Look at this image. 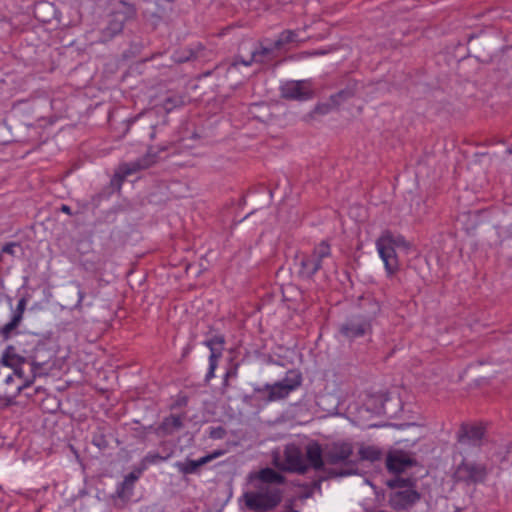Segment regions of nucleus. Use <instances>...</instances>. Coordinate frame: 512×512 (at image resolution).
I'll return each instance as SVG.
<instances>
[{
	"label": "nucleus",
	"mask_w": 512,
	"mask_h": 512,
	"mask_svg": "<svg viewBox=\"0 0 512 512\" xmlns=\"http://www.w3.org/2000/svg\"><path fill=\"white\" fill-rule=\"evenodd\" d=\"M60 210H61L63 213H66V214H68V215H70V216H71V215H73L72 210H71V208H70L68 205L63 204V205L61 206Z\"/></svg>",
	"instance_id": "obj_46"
},
{
	"label": "nucleus",
	"mask_w": 512,
	"mask_h": 512,
	"mask_svg": "<svg viewBox=\"0 0 512 512\" xmlns=\"http://www.w3.org/2000/svg\"><path fill=\"white\" fill-rule=\"evenodd\" d=\"M172 452L166 455H161L158 452H149L139 463L138 467H135L141 474L148 468L149 465L163 462L170 458Z\"/></svg>",
	"instance_id": "obj_26"
},
{
	"label": "nucleus",
	"mask_w": 512,
	"mask_h": 512,
	"mask_svg": "<svg viewBox=\"0 0 512 512\" xmlns=\"http://www.w3.org/2000/svg\"><path fill=\"white\" fill-rule=\"evenodd\" d=\"M141 473L134 468L132 472L125 476L124 480L118 484L115 496L121 500H128L133 493L135 482L139 479Z\"/></svg>",
	"instance_id": "obj_22"
},
{
	"label": "nucleus",
	"mask_w": 512,
	"mask_h": 512,
	"mask_svg": "<svg viewBox=\"0 0 512 512\" xmlns=\"http://www.w3.org/2000/svg\"><path fill=\"white\" fill-rule=\"evenodd\" d=\"M196 57H197L196 52L194 50L186 49L180 53V55L177 57L176 61L179 63H184V62L193 60Z\"/></svg>",
	"instance_id": "obj_37"
},
{
	"label": "nucleus",
	"mask_w": 512,
	"mask_h": 512,
	"mask_svg": "<svg viewBox=\"0 0 512 512\" xmlns=\"http://www.w3.org/2000/svg\"><path fill=\"white\" fill-rule=\"evenodd\" d=\"M282 385L291 386V392L302 384V375L297 370H289L286 376L280 381Z\"/></svg>",
	"instance_id": "obj_30"
},
{
	"label": "nucleus",
	"mask_w": 512,
	"mask_h": 512,
	"mask_svg": "<svg viewBox=\"0 0 512 512\" xmlns=\"http://www.w3.org/2000/svg\"><path fill=\"white\" fill-rule=\"evenodd\" d=\"M324 472H326L328 474V477L330 478H335V477H344V476H347V475H350L352 473H354L355 471L350 469V470H343V469H334V468H325V470H323Z\"/></svg>",
	"instance_id": "obj_36"
},
{
	"label": "nucleus",
	"mask_w": 512,
	"mask_h": 512,
	"mask_svg": "<svg viewBox=\"0 0 512 512\" xmlns=\"http://www.w3.org/2000/svg\"><path fill=\"white\" fill-rule=\"evenodd\" d=\"M257 478L261 483L259 486H271V484H284L285 477L272 468H264L258 474Z\"/></svg>",
	"instance_id": "obj_23"
},
{
	"label": "nucleus",
	"mask_w": 512,
	"mask_h": 512,
	"mask_svg": "<svg viewBox=\"0 0 512 512\" xmlns=\"http://www.w3.org/2000/svg\"><path fill=\"white\" fill-rule=\"evenodd\" d=\"M26 305V297L20 298L17 303L16 309L13 312L11 320L0 329V335L3 338V340L6 341L10 339L14 332L16 331V329L18 328V326L20 325Z\"/></svg>",
	"instance_id": "obj_18"
},
{
	"label": "nucleus",
	"mask_w": 512,
	"mask_h": 512,
	"mask_svg": "<svg viewBox=\"0 0 512 512\" xmlns=\"http://www.w3.org/2000/svg\"><path fill=\"white\" fill-rule=\"evenodd\" d=\"M44 350V344H40L37 340V345L33 348L34 354L24 356L20 354L14 345H8L0 357V365L2 368H10L11 372L16 376L19 381L25 382V380L31 377V374L37 376V370L40 369L45 361L39 360V352Z\"/></svg>",
	"instance_id": "obj_2"
},
{
	"label": "nucleus",
	"mask_w": 512,
	"mask_h": 512,
	"mask_svg": "<svg viewBox=\"0 0 512 512\" xmlns=\"http://www.w3.org/2000/svg\"><path fill=\"white\" fill-rule=\"evenodd\" d=\"M284 459L287 464L286 470L305 474L308 471V465L305 464L301 449L295 444H289L284 450Z\"/></svg>",
	"instance_id": "obj_13"
},
{
	"label": "nucleus",
	"mask_w": 512,
	"mask_h": 512,
	"mask_svg": "<svg viewBox=\"0 0 512 512\" xmlns=\"http://www.w3.org/2000/svg\"><path fill=\"white\" fill-rule=\"evenodd\" d=\"M206 462L203 457L198 460L186 459L183 462H177L175 466L178 468L179 472L184 475L196 474L199 472V469L205 465Z\"/></svg>",
	"instance_id": "obj_25"
},
{
	"label": "nucleus",
	"mask_w": 512,
	"mask_h": 512,
	"mask_svg": "<svg viewBox=\"0 0 512 512\" xmlns=\"http://www.w3.org/2000/svg\"><path fill=\"white\" fill-rule=\"evenodd\" d=\"M381 312V305L371 295L359 299L358 309L339 324L338 333L348 341L371 335L373 324Z\"/></svg>",
	"instance_id": "obj_1"
},
{
	"label": "nucleus",
	"mask_w": 512,
	"mask_h": 512,
	"mask_svg": "<svg viewBox=\"0 0 512 512\" xmlns=\"http://www.w3.org/2000/svg\"><path fill=\"white\" fill-rule=\"evenodd\" d=\"M352 454L353 446L349 442H333L324 447L325 461L329 465H355V462L349 460Z\"/></svg>",
	"instance_id": "obj_8"
},
{
	"label": "nucleus",
	"mask_w": 512,
	"mask_h": 512,
	"mask_svg": "<svg viewBox=\"0 0 512 512\" xmlns=\"http://www.w3.org/2000/svg\"><path fill=\"white\" fill-rule=\"evenodd\" d=\"M281 97L287 100H307L313 95L308 80L287 81L280 87Z\"/></svg>",
	"instance_id": "obj_10"
},
{
	"label": "nucleus",
	"mask_w": 512,
	"mask_h": 512,
	"mask_svg": "<svg viewBox=\"0 0 512 512\" xmlns=\"http://www.w3.org/2000/svg\"><path fill=\"white\" fill-rule=\"evenodd\" d=\"M416 479L412 477H400L399 475H396L395 478L390 479L387 481L386 485L390 489H398V488H404V489H412L416 488Z\"/></svg>",
	"instance_id": "obj_28"
},
{
	"label": "nucleus",
	"mask_w": 512,
	"mask_h": 512,
	"mask_svg": "<svg viewBox=\"0 0 512 512\" xmlns=\"http://www.w3.org/2000/svg\"><path fill=\"white\" fill-rule=\"evenodd\" d=\"M136 16V8L122 0L113 3V8L107 17V24L100 31V41L107 43L119 35L125 23Z\"/></svg>",
	"instance_id": "obj_3"
},
{
	"label": "nucleus",
	"mask_w": 512,
	"mask_h": 512,
	"mask_svg": "<svg viewBox=\"0 0 512 512\" xmlns=\"http://www.w3.org/2000/svg\"><path fill=\"white\" fill-rule=\"evenodd\" d=\"M333 108V104L329 101L326 103H321L315 106V108L308 114L309 118H314L315 115H325L328 114Z\"/></svg>",
	"instance_id": "obj_34"
},
{
	"label": "nucleus",
	"mask_w": 512,
	"mask_h": 512,
	"mask_svg": "<svg viewBox=\"0 0 512 512\" xmlns=\"http://www.w3.org/2000/svg\"><path fill=\"white\" fill-rule=\"evenodd\" d=\"M278 50L275 47V41L272 46H264L262 42H258L257 46L252 50V60L258 64H270L278 57Z\"/></svg>",
	"instance_id": "obj_21"
},
{
	"label": "nucleus",
	"mask_w": 512,
	"mask_h": 512,
	"mask_svg": "<svg viewBox=\"0 0 512 512\" xmlns=\"http://www.w3.org/2000/svg\"><path fill=\"white\" fill-rule=\"evenodd\" d=\"M43 351H44V350H42V352H43ZM40 353H41V351L39 352V354H40ZM39 360H40V361H45V362H44V365L48 362V360H47V359H45L43 356H40V355H39Z\"/></svg>",
	"instance_id": "obj_48"
},
{
	"label": "nucleus",
	"mask_w": 512,
	"mask_h": 512,
	"mask_svg": "<svg viewBox=\"0 0 512 512\" xmlns=\"http://www.w3.org/2000/svg\"><path fill=\"white\" fill-rule=\"evenodd\" d=\"M376 246L381 259L385 264V269L389 275H393L399 269V262L396 251L393 246L384 243L380 237L376 241Z\"/></svg>",
	"instance_id": "obj_16"
},
{
	"label": "nucleus",
	"mask_w": 512,
	"mask_h": 512,
	"mask_svg": "<svg viewBox=\"0 0 512 512\" xmlns=\"http://www.w3.org/2000/svg\"><path fill=\"white\" fill-rule=\"evenodd\" d=\"M34 380L35 374H31V377L25 382L19 381L14 374L0 367V400L4 401L6 406L12 405L14 399L33 384Z\"/></svg>",
	"instance_id": "obj_6"
},
{
	"label": "nucleus",
	"mask_w": 512,
	"mask_h": 512,
	"mask_svg": "<svg viewBox=\"0 0 512 512\" xmlns=\"http://www.w3.org/2000/svg\"><path fill=\"white\" fill-rule=\"evenodd\" d=\"M182 427V417L179 415L170 414L163 419L159 426L154 427L153 425H150L145 429L148 431H153L158 437H166L172 435L175 431L180 430Z\"/></svg>",
	"instance_id": "obj_17"
},
{
	"label": "nucleus",
	"mask_w": 512,
	"mask_h": 512,
	"mask_svg": "<svg viewBox=\"0 0 512 512\" xmlns=\"http://www.w3.org/2000/svg\"><path fill=\"white\" fill-rule=\"evenodd\" d=\"M264 396H267V393H255L254 392V395H246L244 397V402L250 403L253 400V398H256V400L259 402H263L262 400H260V397H264Z\"/></svg>",
	"instance_id": "obj_42"
},
{
	"label": "nucleus",
	"mask_w": 512,
	"mask_h": 512,
	"mask_svg": "<svg viewBox=\"0 0 512 512\" xmlns=\"http://www.w3.org/2000/svg\"><path fill=\"white\" fill-rule=\"evenodd\" d=\"M358 453L361 460H368L371 462L380 460L382 455L381 451L374 446L361 447Z\"/></svg>",
	"instance_id": "obj_31"
},
{
	"label": "nucleus",
	"mask_w": 512,
	"mask_h": 512,
	"mask_svg": "<svg viewBox=\"0 0 512 512\" xmlns=\"http://www.w3.org/2000/svg\"><path fill=\"white\" fill-rule=\"evenodd\" d=\"M420 499L421 494L416 488L397 490L389 493L388 504L393 510L406 511L411 509Z\"/></svg>",
	"instance_id": "obj_9"
},
{
	"label": "nucleus",
	"mask_w": 512,
	"mask_h": 512,
	"mask_svg": "<svg viewBox=\"0 0 512 512\" xmlns=\"http://www.w3.org/2000/svg\"><path fill=\"white\" fill-rule=\"evenodd\" d=\"M232 376H236V371L235 370L234 371L233 370H229V371L226 372L225 378H224V385L225 386L228 385V378L232 377Z\"/></svg>",
	"instance_id": "obj_44"
},
{
	"label": "nucleus",
	"mask_w": 512,
	"mask_h": 512,
	"mask_svg": "<svg viewBox=\"0 0 512 512\" xmlns=\"http://www.w3.org/2000/svg\"><path fill=\"white\" fill-rule=\"evenodd\" d=\"M253 63H255V60H252V55L250 56V58L248 60H246L242 56L238 55V56H236L234 58L231 66L232 67H237L239 64H242V65H245V66H250Z\"/></svg>",
	"instance_id": "obj_40"
},
{
	"label": "nucleus",
	"mask_w": 512,
	"mask_h": 512,
	"mask_svg": "<svg viewBox=\"0 0 512 512\" xmlns=\"http://www.w3.org/2000/svg\"><path fill=\"white\" fill-rule=\"evenodd\" d=\"M487 476L486 466L475 462L463 460L454 472L456 482H462L466 485H476L484 482Z\"/></svg>",
	"instance_id": "obj_7"
},
{
	"label": "nucleus",
	"mask_w": 512,
	"mask_h": 512,
	"mask_svg": "<svg viewBox=\"0 0 512 512\" xmlns=\"http://www.w3.org/2000/svg\"><path fill=\"white\" fill-rule=\"evenodd\" d=\"M325 480V478H320L318 480H314L312 483H311V487H312V491L313 490H318L320 491L321 490V483L322 481Z\"/></svg>",
	"instance_id": "obj_43"
},
{
	"label": "nucleus",
	"mask_w": 512,
	"mask_h": 512,
	"mask_svg": "<svg viewBox=\"0 0 512 512\" xmlns=\"http://www.w3.org/2000/svg\"><path fill=\"white\" fill-rule=\"evenodd\" d=\"M331 257L330 244L323 240L316 245L311 254H305L300 260L299 276L311 279L323 267L325 259Z\"/></svg>",
	"instance_id": "obj_5"
},
{
	"label": "nucleus",
	"mask_w": 512,
	"mask_h": 512,
	"mask_svg": "<svg viewBox=\"0 0 512 512\" xmlns=\"http://www.w3.org/2000/svg\"><path fill=\"white\" fill-rule=\"evenodd\" d=\"M312 495H313V491H312V490H309V491H306V492L302 495V498H310Z\"/></svg>",
	"instance_id": "obj_47"
},
{
	"label": "nucleus",
	"mask_w": 512,
	"mask_h": 512,
	"mask_svg": "<svg viewBox=\"0 0 512 512\" xmlns=\"http://www.w3.org/2000/svg\"><path fill=\"white\" fill-rule=\"evenodd\" d=\"M204 344L210 349L209 369L205 377V380L208 382L214 377V372L217 368L218 360L222 357L225 337L222 334H217L207 339Z\"/></svg>",
	"instance_id": "obj_12"
},
{
	"label": "nucleus",
	"mask_w": 512,
	"mask_h": 512,
	"mask_svg": "<svg viewBox=\"0 0 512 512\" xmlns=\"http://www.w3.org/2000/svg\"><path fill=\"white\" fill-rule=\"evenodd\" d=\"M255 393H267V396L260 397L264 403L285 399L291 393V386H285L280 381L274 384H265L263 387H255Z\"/></svg>",
	"instance_id": "obj_15"
},
{
	"label": "nucleus",
	"mask_w": 512,
	"mask_h": 512,
	"mask_svg": "<svg viewBox=\"0 0 512 512\" xmlns=\"http://www.w3.org/2000/svg\"><path fill=\"white\" fill-rule=\"evenodd\" d=\"M185 104V97L180 94H170L162 102V108L167 112H171L175 108L181 107Z\"/></svg>",
	"instance_id": "obj_29"
},
{
	"label": "nucleus",
	"mask_w": 512,
	"mask_h": 512,
	"mask_svg": "<svg viewBox=\"0 0 512 512\" xmlns=\"http://www.w3.org/2000/svg\"><path fill=\"white\" fill-rule=\"evenodd\" d=\"M506 152L512 155V148H508Z\"/></svg>",
	"instance_id": "obj_50"
},
{
	"label": "nucleus",
	"mask_w": 512,
	"mask_h": 512,
	"mask_svg": "<svg viewBox=\"0 0 512 512\" xmlns=\"http://www.w3.org/2000/svg\"><path fill=\"white\" fill-rule=\"evenodd\" d=\"M22 351H23V353H25V354L29 353V350H28V349H26V348H23V350H22Z\"/></svg>",
	"instance_id": "obj_51"
},
{
	"label": "nucleus",
	"mask_w": 512,
	"mask_h": 512,
	"mask_svg": "<svg viewBox=\"0 0 512 512\" xmlns=\"http://www.w3.org/2000/svg\"><path fill=\"white\" fill-rule=\"evenodd\" d=\"M306 460L308 468L312 467L316 471L325 470L324 449L317 441L310 442L306 446Z\"/></svg>",
	"instance_id": "obj_20"
},
{
	"label": "nucleus",
	"mask_w": 512,
	"mask_h": 512,
	"mask_svg": "<svg viewBox=\"0 0 512 512\" xmlns=\"http://www.w3.org/2000/svg\"><path fill=\"white\" fill-rule=\"evenodd\" d=\"M226 435V430L222 426L211 427L209 430V437L212 439H222Z\"/></svg>",
	"instance_id": "obj_38"
},
{
	"label": "nucleus",
	"mask_w": 512,
	"mask_h": 512,
	"mask_svg": "<svg viewBox=\"0 0 512 512\" xmlns=\"http://www.w3.org/2000/svg\"><path fill=\"white\" fill-rule=\"evenodd\" d=\"M190 352V347H186L183 352V356H186Z\"/></svg>",
	"instance_id": "obj_49"
},
{
	"label": "nucleus",
	"mask_w": 512,
	"mask_h": 512,
	"mask_svg": "<svg viewBox=\"0 0 512 512\" xmlns=\"http://www.w3.org/2000/svg\"><path fill=\"white\" fill-rule=\"evenodd\" d=\"M75 285L77 287V297L78 298H77L76 303L71 307V309H74L77 311H82L83 300L85 298L86 293L81 289L80 283L76 282Z\"/></svg>",
	"instance_id": "obj_35"
},
{
	"label": "nucleus",
	"mask_w": 512,
	"mask_h": 512,
	"mask_svg": "<svg viewBox=\"0 0 512 512\" xmlns=\"http://www.w3.org/2000/svg\"><path fill=\"white\" fill-rule=\"evenodd\" d=\"M168 2H173L174 0H167Z\"/></svg>",
	"instance_id": "obj_53"
},
{
	"label": "nucleus",
	"mask_w": 512,
	"mask_h": 512,
	"mask_svg": "<svg viewBox=\"0 0 512 512\" xmlns=\"http://www.w3.org/2000/svg\"><path fill=\"white\" fill-rule=\"evenodd\" d=\"M381 239H383L384 243H387L395 249L396 247H402V248H408L409 243L406 241L404 236L400 234H393L391 231L387 230L382 233L380 236Z\"/></svg>",
	"instance_id": "obj_27"
},
{
	"label": "nucleus",
	"mask_w": 512,
	"mask_h": 512,
	"mask_svg": "<svg viewBox=\"0 0 512 512\" xmlns=\"http://www.w3.org/2000/svg\"><path fill=\"white\" fill-rule=\"evenodd\" d=\"M484 434V426L463 423L458 431V442L477 444L482 440Z\"/></svg>",
	"instance_id": "obj_19"
},
{
	"label": "nucleus",
	"mask_w": 512,
	"mask_h": 512,
	"mask_svg": "<svg viewBox=\"0 0 512 512\" xmlns=\"http://www.w3.org/2000/svg\"><path fill=\"white\" fill-rule=\"evenodd\" d=\"M92 444L97 446L99 449L104 450L108 448L109 441L102 430H98L93 434Z\"/></svg>",
	"instance_id": "obj_33"
},
{
	"label": "nucleus",
	"mask_w": 512,
	"mask_h": 512,
	"mask_svg": "<svg viewBox=\"0 0 512 512\" xmlns=\"http://www.w3.org/2000/svg\"><path fill=\"white\" fill-rule=\"evenodd\" d=\"M136 120H137V118L132 119V120H131V123L136 122Z\"/></svg>",
	"instance_id": "obj_52"
},
{
	"label": "nucleus",
	"mask_w": 512,
	"mask_h": 512,
	"mask_svg": "<svg viewBox=\"0 0 512 512\" xmlns=\"http://www.w3.org/2000/svg\"><path fill=\"white\" fill-rule=\"evenodd\" d=\"M224 454V451L223 450H215L213 451L212 453L210 454H207L205 456H203L206 464L209 463L210 461L222 456Z\"/></svg>",
	"instance_id": "obj_41"
},
{
	"label": "nucleus",
	"mask_w": 512,
	"mask_h": 512,
	"mask_svg": "<svg viewBox=\"0 0 512 512\" xmlns=\"http://www.w3.org/2000/svg\"><path fill=\"white\" fill-rule=\"evenodd\" d=\"M154 163V156L147 154L135 161L120 164L115 174V177L119 178L120 182H122L127 176L135 174L141 170L147 169L151 167Z\"/></svg>",
	"instance_id": "obj_14"
},
{
	"label": "nucleus",
	"mask_w": 512,
	"mask_h": 512,
	"mask_svg": "<svg viewBox=\"0 0 512 512\" xmlns=\"http://www.w3.org/2000/svg\"><path fill=\"white\" fill-rule=\"evenodd\" d=\"M354 96V91L352 89L346 88L343 90H340L336 94H333L330 96V102L333 104L334 107H338L342 102L347 101L348 99L352 98Z\"/></svg>",
	"instance_id": "obj_32"
},
{
	"label": "nucleus",
	"mask_w": 512,
	"mask_h": 512,
	"mask_svg": "<svg viewBox=\"0 0 512 512\" xmlns=\"http://www.w3.org/2000/svg\"><path fill=\"white\" fill-rule=\"evenodd\" d=\"M300 31H301V29H296V30L287 29V30L282 31L279 34L278 38L275 40V47L281 49L285 45L303 41V39L299 38Z\"/></svg>",
	"instance_id": "obj_24"
},
{
	"label": "nucleus",
	"mask_w": 512,
	"mask_h": 512,
	"mask_svg": "<svg viewBox=\"0 0 512 512\" xmlns=\"http://www.w3.org/2000/svg\"><path fill=\"white\" fill-rule=\"evenodd\" d=\"M257 491L244 494L245 505L254 511H268L276 508L282 501L283 491L274 486H257Z\"/></svg>",
	"instance_id": "obj_4"
},
{
	"label": "nucleus",
	"mask_w": 512,
	"mask_h": 512,
	"mask_svg": "<svg viewBox=\"0 0 512 512\" xmlns=\"http://www.w3.org/2000/svg\"><path fill=\"white\" fill-rule=\"evenodd\" d=\"M416 465L417 460L403 450L390 451L386 456V468L395 475H399Z\"/></svg>",
	"instance_id": "obj_11"
},
{
	"label": "nucleus",
	"mask_w": 512,
	"mask_h": 512,
	"mask_svg": "<svg viewBox=\"0 0 512 512\" xmlns=\"http://www.w3.org/2000/svg\"><path fill=\"white\" fill-rule=\"evenodd\" d=\"M18 247L20 248L21 247V244L19 242H8L6 243L2 249H1V252L2 253H6V254H9L11 256H14L15 255V248Z\"/></svg>",
	"instance_id": "obj_39"
},
{
	"label": "nucleus",
	"mask_w": 512,
	"mask_h": 512,
	"mask_svg": "<svg viewBox=\"0 0 512 512\" xmlns=\"http://www.w3.org/2000/svg\"><path fill=\"white\" fill-rule=\"evenodd\" d=\"M26 338H32V339H34V340H35V336H34V335H31V334H25V335H23V336L20 338V340L18 341V344H19L20 346H21V345H23V344H24V342H27V341H26Z\"/></svg>",
	"instance_id": "obj_45"
}]
</instances>
